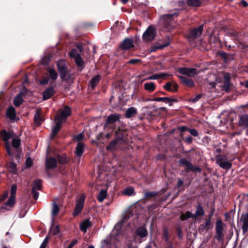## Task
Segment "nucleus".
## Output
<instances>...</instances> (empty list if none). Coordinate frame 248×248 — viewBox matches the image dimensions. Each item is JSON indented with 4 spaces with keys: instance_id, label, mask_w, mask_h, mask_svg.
I'll return each instance as SVG.
<instances>
[{
    "instance_id": "f8f14e48",
    "label": "nucleus",
    "mask_w": 248,
    "mask_h": 248,
    "mask_svg": "<svg viewBox=\"0 0 248 248\" xmlns=\"http://www.w3.org/2000/svg\"><path fill=\"white\" fill-rule=\"evenodd\" d=\"M55 125L54 126L52 130L51 137L53 138L57 134L58 131L61 128V125L63 122L60 121L58 119H55Z\"/></svg>"
},
{
    "instance_id": "de8ad7c7",
    "label": "nucleus",
    "mask_w": 248,
    "mask_h": 248,
    "mask_svg": "<svg viewBox=\"0 0 248 248\" xmlns=\"http://www.w3.org/2000/svg\"><path fill=\"white\" fill-rule=\"evenodd\" d=\"M58 160L60 163L65 164L67 162L66 157L65 155L58 156Z\"/></svg>"
},
{
    "instance_id": "412c9836",
    "label": "nucleus",
    "mask_w": 248,
    "mask_h": 248,
    "mask_svg": "<svg viewBox=\"0 0 248 248\" xmlns=\"http://www.w3.org/2000/svg\"><path fill=\"white\" fill-rule=\"evenodd\" d=\"M120 144V140H116L111 142L107 147L108 151H113L115 150Z\"/></svg>"
},
{
    "instance_id": "2f4dec72",
    "label": "nucleus",
    "mask_w": 248,
    "mask_h": 248,
    "mask_svg": "<svg viewBox=\"0 0 248 248\" xmlns=\"http://www.w3.org/2000/svg\"><path fill=\"white\" fill-rule=\"evenodd\" d=\"M137 112V109L131 107L129 108L126 111L125 116L127 118H130L134 115H135Z\"/></svg>"
},
{
    "instance_id": "1a4fd4ad",
    "label": "nucleus",
    "mask_w": 248,
    "mask_h": 248,
    "mask_svg": "<svg viewBox=\"0 0 248 248\" xmlns=\"http://www.w3.org/2000/svg\"><path fill=\"white\" fill-rule=\"evenodd\" d=\"M216 232L217 234V238L220 240L222 237V222L220 219H218L216 223Z\"/></svg>"
},
{
    "instance_id": "20e7f679",
    "label": "nucleus",
    "mask_w": 248,
    "mask_h": 248,
    "mask_svg": "<svg viewBox=\"0 0 248 248\" xmlns=\"http://www.w3.org/2000/svg\"><path fill=\"white\" fill-rule=\"evenodd\" d=\"M58 71L60 72L61 78L65 79L67 74V68L65 62L63 60H60L57 62Z\"/></svg>"
},
{
    "instance_id": "f03ea898",
    "label": "nucleus",
    "mask_w": 248,
    "mask_h": 248,
    "mask_svg": "<svg viewBox=\"0 0 248 248\" xmlns=\"http://www.w3.org/2000/svg\"><path fill=\"white\" fill-rule=\"evenodd\" d=\"M155 28L152 26H150L143 33L142 39L144 42L151 41L155 39Z\"/></svg>"
},
{
    "instance_id": "393cba45",
    "label": "nucleus",
    "mask_w": 248,
    "mask_h": 248,
    "mask_svg": "<svg viewBox=\"0 0 248 248\" xmlns=\"http://www.w3.org/2000/svg\"><path fill=\"white\" fill-rule=\"evenodd\" d=\"M175 15H176V13L164 15L161 18V21L164 24H166L165 26H167V24L170 23L171 21L172 16Z\"/></svg>"
},
{
    "instance_id": "603ef678",
    "label": "nucleus",
    "mask_w": 248,
    "mask_h": 248,
    "mask_svg": "<svg viewBox=\"0 0 248 248\" xmlns=\"http://www.w3.org/2000/svg\"><path fill=\"white\" fill-rule=\"evenodd\" d=\"M188 131L193 136L196 137L198 135V131L195 129H189Z\"/></svg>"
},
{
    "instance_id": "37998d69",
    "label": "nucleus",
    "mask_w": 248,
    "mask_h": 248,
    "mask_svg": "<svg viewBox=\"0 0 248 248\" xmlns=\"http://www.w3.org/2000/svg\"><path fill=\"white\" fill-rule=\"evenodd\" d=\"M16 197L11 196L9 198L8 200L5 203L6 205H9L10 207H12L15 203Z\"/></svg>"
},
{
    "instance_id": "c85d7f7f",
    "label": "nucleus",
    "mask_w": 248,
    "mask_h": 248,
    "mask_svg": "<svg viewBox=\"0 0 248 248\" xmlns=\"http://www.w3.org/2000/svg\"><path fill=\"white\" fill-rule=\"evenodd\" d=\"M144 89L146 91L149 93L153 92L156 86L153 82H147L144 84Z\"/></svg>"
},
{
    "instance_id": "b1692460",
    "label": "nucleus",
    "mask_w": 248,
    "mask_h": 248,
    "mask_svg": "<svg viewBox=\"0 0 248 248\" xmlns=\"http://www.w3.org/2000/svg\"><path fill=\"white\" fill-rule=\"evenodd\" d=\"M54 93V91L53 88H49L46 90L43 93L44 100H47L50 98Z\"/></svg>"
},
{
    "instance_id": "bb28decb",
    "label": "nucleus",
    "mask_w": 248,
    "mask_h": 248,
    "mask_svg": "<svg viewBox=\"0 0 248 248\" xmlns=\"http://www.w3.org/2000/svg\"><path fill=\"white\" fill-rule=\"evenodd\" d=\"M91 226V222L89 219H86L83 221L80 224V230L84 233L87 232V229Z\"/></svg>"
},
{
    "instance_id": "09e8293b",
    "label": "nucleus",
    "mask_w": 248,
    "mask_h": 248,
    "mask_svg": "<svg viewBox=\"0 0 248 248\" xmlns=\"http://www.w3.org/2000/svg\"><path fill=\"white\" fill-rule=\"evenodd\" d=\"M16 186L15 185L12 186L11 189V196L16 197Z\"/></svg>"
},
{
    "instance_id": "72a5a7b5",
    "label": "nucleus",
    "mask_w": 248,
    "mask_h": 248,
    "mask_svg": "<svg viewBox=\"0 0 248 248\" xmlns=\"http://www.w3.org/2000/svg\"><path fill=\"white\" fill-rule=\"evenodd\" d=\"M136 233L140 237H144L147 235V231L146 229L141 227L137 229Z\"/></svg>"
},
{
    "instance_id": "5701e85b",
    "label": "nucleus",
    "mask_w": 248,
    "mask_h": 248,
    "mask_svg": "<svg viewBox=\"0 0 248 248\" xmlns=\"http://www.w3.org/2000/svg\"><path fill=\"white\" fill-rule=\"evenodd\" d=\"M112 242V236L108 235L102 243V248H110Z\"/></svg>"
},
{
    "instance_id": "58836bf2",
    "label": "nucleus",
    "mask_w": 248,
    "mask_h": 248,
    "mask_svg": "<svg viewBox=\"0 0 248 248\" xmlns=\"http://www.w3.org/2000/svg\"><path fill=\"white\" fill-rule=\"evenodd\" d=\"M179 78L185 84L189 87H192L194 85L193 81L191 79H186V78L182 76H179Z\"/></svg>"
},
{
    "instance_id": "473e14b6",
    "label": "nucleus",
    "mask_w": 248,
    "mask_h": 248,
    "mask_svg": "<svg viewBox=\"0 0 248 248\" xmlns=\"http://www.w3.org/2000/svg\"><path fill=\"white\" fill-rule=\"evenodd\" d=\"M23 102L22 93H20L14 99V103L16 107L19 106Z\"/></svg>"
},
{
    "instance_id": "dca6fc26",
    "label": "nucleus",
    "mask_w": 248,
    "mask_h": 248,
    "mask_svg": "<svg viewBox=\"0 0 248 248\" xmlns=\"http://www.w3.org/2000/svg\"><path fill=\"white\" fill-rule=\"evenodd\" d=\"M57 160L54 158L50 157L46 160V166L47 169H52L56 167Z\"/></svg>"
},
{
    "instance_id": "a878e982",
    "label": "nucleus",
    "mask_w": 248,
    "mask_h": 248,
    "mask_svg": "<svg viewBox=\"0 0 248 248\" xmlns=\"http://www.w3.org/2000/svg\"><path fill=\"white\" fill-rule=\"evenodd\" d=\"M7 116L11 120H14L16 118V110L13 107H10L7 109Z\"/></svg>"
},
{
    "instance_id": "bf43d9fd",
    "label": "nucleus",
    "mask_w": 248,
    "mask_h": 248,
    "mask_svg": "<svg viewBox=\"0 0 248 248\" xmlns=\"http://www.w3.org/2000/svg\"><path fill=\"white\" fill-rule=\"evenodd\" d=\"M191 171H196L198 172H200L201 171V169L199 167L197 166H193L192 165V169L190 170Z\"/></svg>"
},
{
    "instance_id": "f3484780",
    "label": "nucleus",
    "mask_w": 248,
    "mask_h": 248,
    "mask_svg": "<svg viewBox=\"0 0 248 248\" xmlns=\"http://www.w3.org/2000/svg\"><path fill=\"white\" fill-rule=\"evenodd\" d=\"M204 215V211L200 203H199L196 207V211L195 214H193V219H196L198 217Z\"/></svg>"
},
{
    "instance_id": "6ab92c4d",
    "label": "nucleus",
    "mask_w": 248,
    "mask_h": 248,
    "mask_svg": "<svg viewBox=\"0 0 248 248\" xmlns=\"http://www.w3.org/2000/svg\"><path fill=\"white\" fill-rule=\"evenodd\" d=\"M41 112V109L37 108L36 110V112L34 116V123L37 125H40L43 121V120L41 118L40 116Z\"/></svg>"
},
{
    "instance_id": "79ce46f5",
    "label": "nucleus",
    "mask_w": 248,
    "mask_h": 248,
    "mask_svg": "<svg viewBox=\"0 0 248 248\" xmlns=\"http://www.w3.org/2000/svg\"><path fill=\"white\" fill-rule=\"evenodd\" d=\"M5 147L7 154L9 155L12 156L14 155L15 150L10 146L9 143H6V145H5Z\"/></svg>"
},
{
    "instance_id": "9d476101",
    "label": "nucleus",
    "mask_w": 248,
    "mask_h": 248,
    "mask_svg": "<svg viewBox=\"0 0 248 248\" xmlns=\"http://www.w3.org/2000/svg\"><path fill=\"white\" fill-rule=\"evenodd\" d=\"M241 220L243 223L242 227L243 233L245 234L248 230V213L242 215Z\"/></svg>"
},
{
    "instance_id": "6e6d98bb",
    "label": "nucleus",
    "mask_w": 248,
    "mask_h": 248,
    "mask_svg": "<svg viewBox=\"0 0 248 248\" xmlns=\"http://www.w3.org/2000/svg\"><path fill=\"white\" fill-rule=\"evenodd\" d=\"M83 135L81 133H80L75 137V140H76L78 141H79V140H81L82 139H83Z\"/></svg>"
},
{
    "instance_id": "338daca9",
    "label": "nucleus",
    "mask_w": 248,
    "mask_h": 248,
    "mask_svg": "<svg viewBox=\"0 0 248 248\" xmlns=\"http://www.w3.org/2000/svg\"><path fill=\"white\" fill-rule=\"evenodd\" d=\"M183 185V181L182 180L179 179L177 183V187H180Z\"/></svg>"
},
{
    "instance_id": "c9c22d12",
    "label": "nucleus",
    "mask_w": 248,
    "mask_h": 248,
    "mask_svg": "<svg viewBox=\"0 0 248 248\" xmlns=\"http://www.w3.org/2000/svg\"><path fill=\"white\" fill-rule=\"evenodd\" d=\"M60 208L58 204L56 203H53L52 204V208L51 211V215L53 216V219L54 217L56 216L59 212Z\"/></svg>"
},
{
    "instance_id": "aec40b11",
    "label": "nucleus",
    "mask_w": 248,
    "mask_h": 248,
    "mask_svg": "<svg viewBox=\"0 0 248 248\" xmlns=\"http://www.w3.org/2000/svg\"><path fill=\"white\" fill-rule=\"evenodd\" d=\"M203 31V27L202 26H199L197 29H194L190 32V35L192 37L196 38L201 36Z\"/></svg>"
},
{
    "instance_id": "a211bd4d",
    "label": "nucleus",
    "mask_w": 248,
    "mask_h": 248,
    "mask_svg": "<svg viewBox=\"0 0 248 248\" xmlns=\"http://www.w3.org/2000/svg\"><path fill=\"white\" fill-rule=\"evenodd\" d=\"M164 89L170 92H174L178 89V85L176 83H171L170 82H167L164 86Z\"/></svg>"
},
{
    "instance_id": "7c9ffc66",
    "label": "nucleus",
    "mask_w": 248,
    "mask_h": 248,
    "mask_svg": "<svg viewBox=\"0 0 248 248\" xmlns=\"http://www.w3.org/2000/svg\"><path fill=\"white\" fill-rule=\"evenodd\" d=\"M100 79V76L99 75H96L91 79L90 81V85L93 89H94L96 85L99 83Z\"/></svg>"
},
{
    "instance_id": "3c124183",
    "label": "nucleus",
    "mask_w": 248,
    "mask_h": 248,
    "mask_svg": "<svg viewBox=\"0 0 248 248\" xmlns=\"http://www.w3.org/2000/svg\"><path fill=\"white\" fill-rule=\"evenodd\" d=\"M25 164H26V166L28 167H30L31 166V165L32 164V161L31 158L28 157L26 159Z\"/></svg>"
},
{
    "instance_id": "4d7b16f0",
    "label": "nucleus",
    "mask_w": 248,
    "mask_h": 248,
    "mask_svg": "<svg viewBox=\"0 0 248 248\" xmlns=\"http://www.w3.org/2000/svg\"><path fill=\"white\" fill-rule=\"evenodd\" d=\"M78 242V241L77 240H73L68 245L67 248H72L73 247L76 245Z\"/></svg>"
},
{
    "instance_id": "0e129e2a",
    "label": "nucleus",
    "mask_w": 248,
    "mask_h": 248,
    "mask_svg": "<svg viewBox=\"0 0 248 248\" xmlns=\"http://www.w3.org/2000/svg\"><path fill=\"white\" fill-rule=\"evenodd\" d=\"M48 78H45L40 81V83L42 84H46L48 83Z\"/></svg>"
},
{
    "instance_id": "49530a36",
    "label": "nucleus",
    "mask_w": 248,
    "mask_h": 248,
    "mask_svg": "<svg viewBox=\"0 0 248 248\" xmlns=\"http://www.w3.org/2000/svg\"><path fill=\"white\" fill-rule=\"evenodd\" d=\"M9 169L10 171L12 172L13 173H16V164L14 163H10Z\"/></svg>"
},
{
    "instance_id": "2eb2a0df",
    "label": "nucleus",
    "mask_w": 248,
    "mask_h": 248,
    "mask_svg": "<svg viewBox=\"0 0 248 248\" xmlns=\"http://www.w3.org/2000/svg\"><path fill=\"white\" fill-rule=\"evenodd\" d=\"M146 100H151V101H163L166 103H169L170 106H171L172 104L171 103L173 102H176L177 100L176 99H173L170 97H158V98H155L153 99H148Z\"/></svg>"
},
{
    "instance_id": "a18cd8bd",
    "label": "nucleus",
    "mask_w": 248,
    "mask_h": 248,
    "mask_svg": "<svg viewBox=\"0 0 248 248\" xmlns=\"http://www.w3.org/2000/svg\"><path fill=\"white\" fill-rule=\"evenodd\" d=\"M134 188L132 187H128L124 190V194L126 195L131 196L134 193Z\"/></svg>"
},
{
    "instance_id": "39448f33",
    "label": "nucleus",
    "mask_w": 248,
    "mask_h": 248,
    "mask_svg": "<svg viewBox=\"0 0 248 248\" xmlns=\"http://www.w3.org/2000/svg\"><path fill=\"white\" fill-rule=\"evenodd\" d=\"M42 187V182L40 180H36L34 181L32 186L31 192L33 194V197L35 200H37L39 197V193L37 190L41 189Z\"/></svg>"
},
{
    "instance_id": "13d9d810",
    "label": "nucleus",
    "mask_w": 248,
    "mask_h": 248,
    "mask_svg": "<svg viewBox=\"0 0 248 248\" xmlns=\"http://www.w3.org/2000/svg\"><path fill=\"white\" fill-rule=\"evenodd\" d=\"M202 96V94H198L196 97L192 99V101L193 102H196L198 101Z\"/></svg>"
},
{
    "instance_id": "a19ab883",
    "label": "nucleus",
    "mask_w": 248,
    "mask_h": 248,
    "mask_svg": "<svg viewBox=\"0 0 248 248\" xmlns=\"http://www.w3.org/2000/svg\"><path fill=\"white\" fill-rule=\"evenodd\" d=\"M167 75L165 73H161L159 74H155L153 76L149 77L147 79H157L159 78H165Z\"/></svg>"
},
{
    "instance_id": "774afa93",
    "label": "nucleus",
    "mask_w": 248,
    "mask_h": 248,
    "mask_svg": "<svg viewBox=\"0 0 248 248\" xmlns=\"http://www.w3.org/2000/svg\"><path fill=\"white\" fill-rule=\"evenodd\" d=\"M185 140L187 143H191L192 141V138L191 137H188Z\"/></svg>"
},
{
    "instance_id": "4468645a",
    "label": "nucleus",
    "mask_w": 248,
    "mask_h": 248,
    "mask_svg": "<svg viewBox=\"0 0 248 248\" xmlns=\"http://www.w3.org/2000/svg\"><path fill=\"white\" fill-rule=\"evenodd\" d=\"M3 140L5 142V145L6 143H8V140L13 137V132H7L5 130H2L0 133Z\"/></svg>"
},
{
    "instance_id": "4be33fe9",
    "label": "nucleus",
    "mask_w": 248,
    "mask_h": 248,
    "mask_svg": "<svg viewBox=\"0 0 248 248\" xmlns=\"http://www.w3.org/2000/svg\"><path fill=\"white\" fill-rule=\"evenodd\" d=\"M238 124L241 126H248V115L239 116Z\"/></svg>"
},
{
    "instance_id": "8fccbe9b",
    "label": "nucleus",
    "mask_w": 248,
    "mask_h": 248,
    "mask_svg": "<svg viewBox=\"0 0 248 248\" xmlns=\"http://www.w3.org/2000/svg\"><path fill=\"white\" fill-rule=\"evenodd\" d=\"M48 242V236H46L42 242L40 248H46Z\"/></svg>"
},
{
    "instance_id": "cd10ccee",
    "label": "nucleus",
    "mask_w": 248,
    "mask_h": 248,
    "mask_svg": "<svg viewBox=\"0 0 248 248\" xmlns=\"http://www.w3.org/2000/svg\"><path fill=\"white\" fill-rule=\"evenodd\" d=\"M179 163L185 167L187 171H190V170L192 169V164L186 159L183 158L180 159Z\"/></svg>"
},
{
    "instance_id": "4c0bfd02",
    "label": "nucleus",
    "mask_w": 248,
    "mask_h": 248,
    "mask_svg": "<svg viewBox=\"0 0 248 248\" xmlns=\"http://www.w3.org/2000/svg\"><path fill=\"white\" fill-rule=\"evenodd\" d=\"M189 218L193 219V214L189 211H187L184 214H182L180 217V218L182 220H186Z\"/></svg>"
},
{
    "instance_id": "ddd939ff",
    "label": "nucleus",
    "mask_w": 248,
    "mask_h": 248,
    "mask_svg": "<svg viewBox=\"0 0 248 248\" xmlns=\"http://www.w3.org/2000/svg\"><path fill=\"white\" fill-rule=\"evenodd\" d=\"M133 46V40L130 38L124 39L122 42L121 47L122 49L127 50L131 48Z\"/></svg>"
},
{
    "instance_id": "7ed1b4c3",
    "label": "nucleus",
    "mask_w": 248,
    "mask_h": 248,
    "mask_svg": "<svg viewBox=\"0 0 248 248\" xmlns=\"http://www.w3.org/2000/svg\"><path fill=\"white\" fill-rule=\"evenodd\" d=\"M85 199V195H81L77 200L73 215L74 216L78 215L82 211Z\"/></svg>"
},
{
    "instance_id": "f704fd0d",
    "label": "nucleus",
    "mask_w": 248,
    "mask_h": 248,
    "mask_svg": "<svg viewBox=\"0 0 248 248\" xmlns=\"http://www.w3.org/2000/svg\"><path fill=\"white\" fill-rule=\"evenodd\" d=\"M107 191L105 189L101 190L98 195L97 199L100 202H102L107 197Z\"/></svg>"
},
{
    "instance_id": "c756f323",
    "label": "nucleus",
    "mask_w": 248,
    "mask_h": 248,
    "mask_svg": "<svg viewBox=\"0 0 248 248\" xmlns=\"http://www.w3.org/2000/svg\"><path fill=\"white\" fill-rule=\"evenodd\" d=\"M83 147L84 144L83 143L79 142L78 143L76 149V154L78 156H80L82 155L83 152Z\"/></svg>"
},
{
    "instance_id": "ea45409f",
    "label": "nucleus",
    "mask_w": 248,
    "mask_h": 248,
    "mask_svg": "<svg viewBox=\"0 0 248 248\" xmlns=\"http://www.w3.org/2000/svg\"><path fill=\"white\" fill-rule=\"evenodd\" d=\"M186 3L191 6H198L200 5L201 1V0H186Z\"/></svg>"
},
{
    "instance_id": "0eeeda50",
    "label": "nucleus",
    "mask_w": 248,
    "mask_h": 248,
    "mask_svg": "<svg viewBox=\"0 0 248 248\" xmlns=\"http://www.w3.org/2000/svg\"><path fill=\"white\" fill-rule=\"evenodd\" d=\"M178 71L182 75H186L189 77H193L198 73L197 70L195 68H179Z\"/></svg>"
},
{
    "instance_id": "f257e3e1",
    "label": "nucleus",
    "mask_w": 248,
    "mask_h": 248,
    "mask_svg": "<svg viewBox=\"0 0 248 248\" xmlns=\"http://www.w3.org/2000/svg\"><path fill=\"white\" fill-rule=\"evenodd\" d=\"M217 163L219 167L225 170H229L232 166V163L227 160L226 156L218 155L216 156Z\"/></svg>"
},
{
    "instance_id": "e2e57ef3",
    "label": "nucleus",
    "mask_w": 248,
    "mask_h": 248,
    "mask_svg": "<svg viewBox=\"0 0 248 248\" xmlns=\"http://www.w3.org/2000/svg\"><path fill=\"white\" fill-rule=\"evenodd\" d=\"M54 235H56L59 232V229L58 227H55L54 229L51 230Z\"/></svg>"
},
{
    "instance_id": "423d86ee",
    "label": "nucleus",
    "mask_w": 248,
    "mask_h": 248,
    "mask_svg": "<svg viewBox=\"0 0 248 248\" xmlns=\"http://www.w3.org/2000/svg\"><path fill=\"white\" fill-rule=\"evenodd\" d=\"M71 114V109L68 107H65L61 112V114L57 115L55 118L58 119L61 122L64 123L67 117Z\"/></svg>"
},
{
    "instance_id": "864d4df0",
    "label": "nucleus",
    "mask_w": 248,
    "mask_h": 248,
    "mask_svg": "<svg viewBox=\"0 0 248 248\" xmlns=\"http://www.w3.org/2000/svg\"><path fill=\"white\" fill-rule=\"evenodd\" d=\"M211 224H210V218L205 223L204 226V228L206 230H209L211 228Z\"/></svg>"
},
{
    "instance_id": "6e6552de",
    "label": "nucleus",
    "mask_w": 248,
    "mask_h": 248,
    "mask_svg": "<svg viewBox=\"0 0 248 248\" xmlns=\"http://www.w3.org/2000/svg\"><path fill=\"white\" fill-rule=\"evenodd\" d=\"M69 56L71 57L74 58L75 61V62L78 66H82L83 64V61L79 54L77 52L76 49H73L70 54Z\"/></svg>"
},
{
    "instance_id": "052dcab7",
    "label": "nucleus",
    "mask_w": 248,
    "mask_h": 248,
    "mask_svg": "<svg viewBox=\"0 0 248 248\" xmlns=\"http://www.w3.org/2000/svg\"><path fill=\"white\" fill-rule=\"evenodd\" d=\"M126 245L127 248H134L133 245V242L131 241H128L126 242Z\"/></svg>"
},
{
    "instance_id": "e433bc0d",
    "label": "nucleus",
    "mask_w": 248,
    "mask_h": 248,
    "mask_svg": "<svg viewBox=\"0 0 248 248\" xmlns=\"http://www.w3.org/2000/svg\"><path fill=\"white\" fill-rule=\"evenodd\" d=\"M47 71L49 73V77L51 79H52L53 80H55L57 79L58 74L54 69L50 68Z\"/></svg>"
},
{
    "instance_id": "69168bd1",
    "label": "nucleus",
    "mask_w": 248,
    "mask_h": 248,
    "mask_svg": "<svg viewBox=\"0 0 248 248\" xmlns=\"http://www.w3.org/2000/svg\"><path fill=\"white\" fill-rule=\"evenodd\" d=\"M139 61V60L138 59H131L130 60L128 63L130 64H135L137 63Z\"/></svg>"
},
{
    "instance_id": "9b49d317",
    "label": "nucleus",
    "mask_w": 248,
    "mask_h": 248,
    "mask_svg": "<svg viewBox=\"0 0 248 248\" xmlns=\"http://www.w3.org/2000/svg\"><path fill=\"white\" fill-rule=\"evenodd\" d=\"M120 115L118 114H113L110 115L108 117L105 123V127H106L109 124H113L116 121H118L120 119Z\"/></svg>"
},
{
    "instance_id": "5fc2aeb1",
    "label": "nucleus",
    "mask_w": 248,
    "mask_h": 248,
    "mask_svg": "<svg viewBox=\"0 0 248 248\" xmlns=\"http://www.w3.org/2000/svg\"><path fill=\"white\" fill-rule=\"evenodd\" d=\"M178 129L181 132H184L186 131H189V128L186 126H183L178 127Z\"/></svg>"
},
{
    "instance_id": "c03bdc74",
    "label": "nucleus",
    "mask_w": 248,
    "mask_h": 248,
    "mask_svg": "<svg viewBox=\"0 0 248 248\" xmlns=\"http://www.w3.org/2000/svg\"><path fill=\"white\" fill-rule=\"evenodd\" d=\"M12 145L14 148H18L20 145V140L18 139H14L12 140Z\"/></svg>"
},
{
    "instance_id": "680f3d73",
    "label": "nucleus",
    "mask_w": 248,
    "mask_h": 248,
    "mask_svg": "<svg viewBox=\"0 0 248 248\" xmlns=\"http://www.w3.org/2000/svg\"><path fill=\"white\" fill-rule=\"evenodd\" d=\"M224 78L226 82H228L230 79V76L228 73H225L224 75Z\"/></svg>"
}]
</instances>
